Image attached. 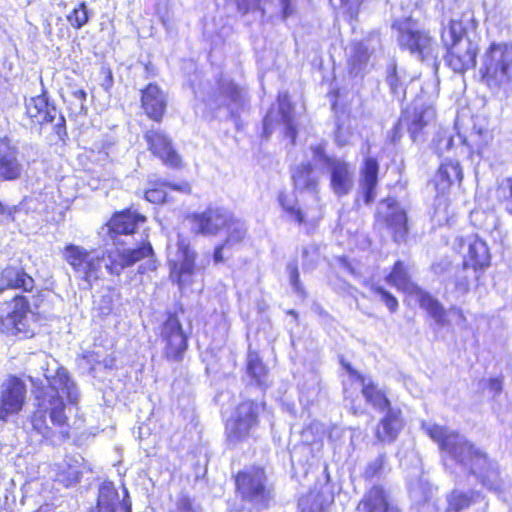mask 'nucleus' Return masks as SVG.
Masks as SVG:
<instances>
[{
  "label": "nucleus",
  "instance_id": "f257e3e1",
  "mask_svg": "<svg viewBox=\"0 0 512 512\" xmlns=\"http://www.w3.org/2000/svg\"><path fill=\"white\" fill-rule=\"evenodd\" d=\"M46 379L48 386L36 393V410L31 423L33 431L41 436L40 441L57 444L68 437L70 427L63 395H66L69 404L76 405L80 393L64 368H59L53 377Z\"/></svg>",
  "mask_w": 512,
  "mask_h": 512
},
{
  "label": "nucleus",
  "instance_id": "f03ea898",
  "mask_svg": "<svg viewBox=\"0 0 512 512\" xmlns=\"http://www.w3.org/2000/svg\"><path fill=\"white\" fill-rule=\"evenodd\" d=\"M422 429L439 444L444 453L475 476L483 487L496 494L502 492L504 482L498 464L475 448L464 436L432 423H423Z\"/></svg>",
  "mask_w": 512,
  "mask_h": 512
},
{
  "label": "nucleus",
  "instance_id": "7ed1b4c3",
  "mask_svg": "<svg viewBox=\"0 0 512 512\" xmlns=\"http://www.w3.org/2000/svg\"><path fill=\"white\" fill-rule=\"evenodd\" d=\"M475 27L473 14L464 12L442 29L441 40L447 48L445 62L456 73H464L476 65L478 45L466 36L467 31Z\"/></svg>",
  "mask_w": 512,
  "mask_h": 512
},
{
  "label": "nucleus",
  "instance_id": "20e7f679",
  "mask_svg": "<svg viewBox=\"0 0 512 512\" xmlns=\"http://www.w3.org/2000/svg\"><path fill=\"white\" fill-rule=\"evenodd\" d=\"M479 73L492 91H507L512 83V44L492 43L481 57Z\"/></svg>",
  "mask_w": 512,
  "mask_h": 512
},
{
  "label": "nucleus",
  "instance_id": "39448f33",
  "mask_svg": "<svg viewBox=\"0 0 512 512\" xmlns=\"http://www.w3.org/2000/svg\"><path fill=\"white\" fill-rule=\"evenodd\" d=\"M35 314L29 301L21 294L0 301V331L6 335L31 338L35 334Z\"/></svg>",
  "mask_w": 512,
  "mask_h": 512
},
{
  "label": "nucleus",
  "instance_id": "423d86ee",
  "mask_svg": "<svg viewBox=\"0 0 512 512\" xmlns=\"http://www.w3.org/2000/svg\"><path fill=\"white\" fill-rule=\"evenodd\" d=\"M62 257L72 268L76 278L82 281V288L91 289L94 282L103 276L106 264L103 253L87 250L82 246L67 244L62 250Z\"/></svg>",
  "mask_w": 512,
  "mask_h": 512
},
{
  "label": "nucleus",
  "instance_id": "0eeeda50",
  "mask_svg": "<svg viewBox=\"0 0 512 512\" xmlns=\"http://www.w3.org/2000/svg\"><path fill=\"white\" fill-rule=\"evenodd\" d=\"M392 30L396 32L397 43L402 50L423 62L436 59L434 40L426 31L420 30L412 18L396 19Z\"/></svg>",
  "mask_w": 512,
  "mask_h": 512
},
{
  "label": "nucleus",
  "instance_id": "6e6552de",
  "mask_svg": "<svg viewBox=\"0 0 512 512\" xmlns=\"http://www.w3.org/2000/svg\"><path fill=\"white\" fill-rule=\"evenodd\" d=\"M264 409L265 404L262 402L240 403L226 423L225 433L228 443L236 446L254 438L259 425V416Z\"/></svg>",
  "mask_w": 512,
  "mask_h": 512
},
{
  "label": "nucleus",
  "instance_id": "1a4fd4ad",
  "mask_svg": "<svg viewBox=\"0 0 512 512\" xmlns=\"http://www.w3.org/2000/svg\"><path fill=\"white\" fill-rule=\"evenodd\" d=\"M108 258L110 264H106L107 270L115 275H119L124 268L138 262H141L139 272L142 274L157 268L153 248L144 234L139 235V240H136L132 247L111 251Z\"/></svg>",
  "mask_w": 512,
  "mask_h": 512
},
{
  "label": "nucleus",
  "instance_id": "9d476101",
  "mask_svg": "<svg viewBox=\"0 0 512 512\" xmlns=\"http://www.w3.org/2000/svg\"><path fill=\"white\" fill-rule=\"evenodd\" d=\"M312 161L325 167L330 173V187L335 195L341 197L347 195L354 185V169L346 161L327 155L323 143H317L309 147Z\"/></svg>",
  "mask_w": 512,
  "mask_h": 512
},
{
  "label": "nucleus",
  "instance_id": "9b49d317",
  "mask_svg": "<svg viewBox=\"0 0 512 512\" xmlns=\"http://www.w3.org/2000/svg\"><path fill=\"white\" fill-rule=\"evenodd\" d=\"M167 250L170 278L181 291H184L194 283L196 253L190 248L189 240L180 235L176 244H169Z\"/></svg>",
  "mask_w": 512,
  "mask_h": 512
},
{
  "label": "nucleus",
  "instance_id": "f8f14e48",
  "mask_svg": "<svg viewBox=\"0 0 512 512\" xmlns=\"http://www.w3.org/2000/svg\"><path fill=\"white\" fill-rule=\"evenodd\" d=\"M237 491L242 499L257 509L267 505L269 492L266 489V477L261 468H252L238 473L236 477Z\"/></svg>",
  "mask_w": 512,
  "mask_h": 512
},
{
  "label": "nucleus",
  "instance_id": "ddd939ff",
  "mask_svg": "<svg viewBox=\"0 0 512 512\" xmlns=\"http://www.w3.org/2000/svg\"><path fill=\"white\" fill-rule=\"evenodd\" d=\"M191 232L203 236H215L231 221V212L221 206H208L201 212L188 216Z\"/></svg>",
  "mask_w": 512,
  "mask_h": 512
},
{
  "label": "nucleus",
  "instance_id": "4468645a",
  "mask_svg": "<svg viewBox=\"0 0 512 512\" xmlns=\"http://www.w3.org/2000/svg\"><path fill=\"white\" fill-rule=\"evenodd\" d=\"M25 111L30 120L38 125L52 123L58 117L55 124L56 133L59 136L65 133V118L60 114L56 105L49 101L46 91L25 99Z\"/></svg>",
  "mask_w": 512,
  "mask_h": 512
},
{
  "label": "nucleus",
  "instance_id": "2eb2a0df",
  "mask_svg": "<svg viewBox=\"0 0 512 512\" xmlns=\"http://www.w3.org/2000/svg\"><path fill=\"white\" fill-rule=\"evenodd\" d=\"M26 399V385L16 376L8 377L0 389V420L6 421L10 415L18 414Z\"/></svg>",
  "mask_w": 512,
  "mask_h": 512
},
{
  "label": "nucleus",
  "instance_id": "dca6fc26",
  "mask_svg": "<svg viewBox=\"0 0 512 512\" xmlns=\"http://www.w3.org/2000/svg\"><path fill=\"white\" fill-rule=\"evenodd\" d=\"M205 102L210 109L226 107L228 114L235 116L244 102L242 89L228 78H222L218 82L217 92L209 96Z\"/></svg>",
  "mask_w": 512,
  "mask_h": 512
},
{
  "label": "nucleus",
  "instance_id": "f3484780",
  "mask_svg": "<svg viewBox=\"0 0 512 512\" xmlns=\"http://www.w3.org/2000/svg\"><path fill=\"white\" fill-rule=\"evenodd\" d=\"M161 338L166 344V356L175 361L180 360L187 349V336L184 334L182 325L175 315H169L163 323Z\"/></svg>",
  "mask_w": 512,
  "mask_h": 512
},
{
  "label": "nucleus",
  "instance_id": "a211bd4d",
  "mask_svg": "<svg viewBox=\"0 0 512 512\" xmlns=\"http://www.w3.org/2000/svg\"><path fill=\"white\" fill-rule=\"evenodd\" d=\"M379 221H383L396 242L403 240L408 233L405 211L393 199L381 202L377 211Z\"/></svg>",
  "mask_w": 512,
  "mask_h": 512
},
{
  "label": "nucleus",
  "instance_id": "6ab92c4d",
  "mask_svg": "<svg viewBox=\"0 0 512 512\" xmlns=\"http://www.w3.org/2000/svg\"><path fill=\"white\" fill-rule=\"evenodd\" d=\"M460 247L464 254L462 271H467L469 267H472L474 277H477V269H483L490 263V254L486 243L476 235H469L461 240Z\"/></svg>",
  "mask_w": 512,
  "mask_h": 512
},
{
  "label": "nucleus",
  "instance_id": "aec40b11",
  "mask_svg": "<svg viewBox=\"0 0 512 512\" xmlns=\"http://www.w3.org/2000/svg\"><path fill=\"white\" fill-rule=\"evenodd\" d=\"M435 118V110L430 105H425L419 101L414 102L410 109H407L399 119V124H404L410 133L414 142H416L425 127Z\"/></svg>",
  "mask_w": 512,
  "mask_h": 512
},
{
  "label": "nucleus",
  "instance_id": "412c9836",
  "mask_svg": "<svg viewBox=\"0 0 512 512\" xmlns=\"http://www.w3.org/2000/svg\"><path fill=\"white\" fill-rule=\"evenodd\" d=\"M281 122L285 128V134L287 137L291 139L292 142L295 141L297 130L294 125L293 118V107L289 101L287 93H280L278 96V113L274 117L273 112L270 111L267 113L263 120V130L265 137H269V135L273 131L274 122Z\"/></svg>",
  "mask_w": 512,
  "mask_h": 512
},
{
  "label": "nucleus",
  "instance_id": "4be33fe9",
  "mask_svg": "<svg viewBox=\"0 0 512 512\" xmlns=\"http://www.w3.org/2000/svg\"><path fill=\"white\" fill-rule=\"evenodd\" d=\"M149 150L159 157L165 165L177 168L181 164L179 155L173 149L171 141L159 130H148L144 135Z\"/></svg>",
  "mask_w": 512,
  "mask_h": 512
},
{
  "label": "nucleus",
  "instance_id": "5701e85b",
  "mask_svg": "<svg viewBox=\"0 0 512 512\" xmlns=\"http://www.w3.org/2000/svg\"><path fill=\"white\" fill-rule=\"evenodd\" d=\"M90 512H131V503L126 498L120 500L113 483L107 482L100 486L97 505Z\"/></svg>",
  "mask_w": 512,
  "mask_h": 512
},
{
  "label": "nucleus",
  "instance_id": "b1692460",
  "mask_svg": "<svg viewBox=\"0 0 512 512\" xmlns=\"http://www.w3.org/2000/svg\"><path fill=\"white\" fill-rule=\"evenodd\" d=\"M348 373L357 378L362 386V394L366 401L380 412H387L392 408L385 392L376 386L370 378L359 374L350 365H345Z\"/></svg>",
  "mask_w": 512,
  "mask_h": 512
},
{
  "label": "nucleus",
  "instance_id": "393cba45",
  "mask_svg": "<svg viewBox=\"0 0 512 512\" xmlns=\"http://www.w3.org/2000/svg\"><path fill=\"white\" fill-rule=\"evenodd\" d=\"M141 104L147 116L159 122L167 106L166 95L156 84H149L142 90Z\"/></svg>",
  "mask_w": 512,
  "mask_h": 512
},
{
  "label": "nucleus",
  "instance_id": "a878e982",
  "mask_svg": "<svg viewBox=\"0 0 512 512\" xmlns=\"http://www.w3.org/2000/svg\"><path fill=\"white\" fill-rule=\"evenodd\" d=\"M146 218L131 210H125L116 213L108 223L109 232L115 237L124 235L130 236L136 234L139 223L145 222Z\"/></svg>",
  "mask_w": 512,
  "mask_h": 512
},
{
  "label": "nucleus",
  "instance_id": "bb28decb",
  "mask_svg": "<svg viewBox=\"0 0 512 512\" xmlns=\"http://www.w3.org/2000/svg\"><path fill=\"white\" fill-rule=\"evenodd\" d=\"M379 163L375 158L367 157L360 169L359 187L366 204H370L376 197L378 184Z\"/></svg>",
  "mask_w": 512,
  "mask_h": 512
},
{
  "label": "nucleus",
  "instance_id": "cd10ccee",
  "mask_svg": "<svg viewBox=\"0 0 512 512\" xmlns=\"http://www.w3.org/2000/svg\"><path fill=\"white\" fill-rule=\"evenodd\" d=\"M357 509L360 512H399L381 486L372 487L360 501Z\"/></svg>",
  "mask_w": 512,
  "mask_h": 512
},
{
  "label": "nucleus",
  "instance_id": "c85d7f7f",
  "mask_svg": "<svg viewBox=\"0 0 512 512\" xmlns=\"http://www.w3.org/2000/svg\"><path fill=\"white\" fill-rule=\"evenodd\" d=\"M403 425L404 422L401 410L398 408H389L377 425L376 437L380 442L391 443L397 438Z\"/></svg>",
  "mask_w": 512,
  "mask_h": 512
},
{
  "label": "nucleus",
  "instance_id": "c756f323",
  "mask_svg": "<svg viewBox=\"0 0 512 512\" xmlns=\"http://www.w3.org/2000/svg\"><path fill=\"white\" fill-rule=\"evenodd\" d=\"M296 190L310 193L315 202H318L319 176L310 162L297 166L292 173Z\"/></svg>",
  "mask_w": 512,
  "mask_h": 512
},
{
  "label": "nucleus",
  "instance_id": "7c9ffc66",
  "mask_svg": "<svg viewBox=\"0 0 512 512\" xmlns=\"http://www.w3.org/2000/svg\"><path fill=\"white\" fill-rule=\"evenodd\" d=\"M23 166L14 149L5 140L0 143V181H14L21 177Z\"/></svg>",
  "mask_w": 512,
  "mask_h": 512
},
{
  "label": "nucleus",
  "instance_id": "2f4dec72",
  "mask_svg": "<svg viewBox=\"0 0 512 512\" xmlns=\"http://www.w3.org/2000/svg\"><path fill=\"white\" fill-rule=\"evenodd\" d=\"M34 287V280L22 268L7 267L0 277V293L6 289H21L31 291Z\"/></svg>",
  "mask_w": 512,
  "mask_h": 512
},
{
  "label": "nucleus",
  "instance_id": "473e14b6",
  "mask_svg": "<svg viewBox=\"0 0 512 512\" xmlns=\"http://www.w3.org/2000/svg\"><path fill=\"white\" fill-rule=\"evenodd\" d=\"M385 281L397 290L414 297L420 287L416 285L410 277L407 267L402 261L395 262L391 272L385 277Z\"/></svg>",
  "mask_w": 512,
  "mask_h": 512
},
{
  "label": "nucleus",
  "instance_id": "72a5a7b5",
  "mask_svg": "<svg viewBox=\"0 0 512 512\" xmlns=\"http://www.w3.org/2000/svg\"><path fill=\"white\" fill-rule=\"evenodd\" d=\"M481 500H483V495L480 491L473 489L464 491L455 488L446 496L447 507L445 512H461Z\"/></svg>",
  "mask_w": 512,
  "mask_h": 512
},
{
  "label": "nucleus",
  "instance_id": "f704fd0d",
  "mask_svg": "<svg viewBox=\"0 0 512 512\" xmlns=\"http://www.w3.org/2000/svg\"><path fill=\"white\" fill-rule=\"evenodd\" d=\"M348 65L349 73L353 77L363 78L370 71V52L363 42L352 44Z\"/></svg>",
  "mask_w": 512,
  "mask_h": 512
},
{
  "label": "nucleus",
  "instance_id": "c9c22d12",
  "mask_svg": "<svg viewBox=\"0 0 512 512\" xmlns=\"http://www.w3.org/2000/svg\"><path fill=\"white\" fill-rule=\"evenodd\" d=\"M440 327H445L449 324L447 319V312L443 305L434 298L431 294L420 289V291L413 297Z\"/></svg>",
  "mask_w": 512,
  "mask_h": 512
},
{
  "label": "nucleus",
  "instance_id": "e433bc0d",
  "mask_svg": "<svg viewBox=\"0 0 512 512\" xmlns=\"http://www.w3.org/2000/svg\"><path fill=\"white\" fill-rule=\"evenodd\" d=\"M463 178L462 168L459 162L447 160L443 162L436 176L437 189L444 191L454 183H459Z\"/></svg>",
  "mask_w": 512,
  "mask_h": 512
},
{
  "label": "nucleus",
  "instance_id": "4c0bfd02",
  "mask_svg": "<svg viewBox=\"0 0 512 512\" xmlns=\"http://www.w3.org/2000/svg\"><path fill=\"white\" fill-rule=\"evenodd\" d=\"M385 83L390 89V93L397 99L405 96L406 78L404 72L397 68L395 61H392L386 68Z\"/></svg>",
  "mask_w": 512,
  "mask_h": 512
},
{
  "label": "nucleus",
  "instance_id": "58836bf2",
  "mask_svg": "<svg viewBox=\"0 0 512 512\" xmlns=\"http://www.w3.org/2000/svg\"><path fill=\"white\" fill-rule=\"evenodd\" d=\"M247 373L255 381L258 387L262 389L268 387V374L266 367L262 363L259 355L255 352H249L248 354Z\"/></svg>",
  "mask_w": 512,
  "mask_h": 512
},
{
  "label": "nucleus",
  "instance_id": "ea45409f",
  "mask_svg": "<svg viewBox=\"0 0 512 512\" xmlns=\"http://www.w3.org/2000/svg\"><path fill=\"white\" fill-rule=\"evenodd\" d=\"M279 203L285 212V216L288 221L294 222L298 225L306 223V218L308 217L309 212L302 211L293 197L285 193H281L279 195Z\"/></svg>",
  "mask_w": 512,
  "mask_h": 512
},
{
  "label": "nucleus",
  "instance_id": "a19ab883",
  "mask_svg": "<svg viewBox=\"0 0 512 512\" xmlns=\"http://www.w3.org/2000/svg\"><path fill=\"white\" fill-rule=\"evenodd\" d=\"M301 512H328L327 504L319 492L311 491L299 499Z\"/></svg>",
  "mask_w": 512,
  "mask_h": 512
},
{
  "label": "nucleus",
  "instance_id": "79ce46f5",
  "mask_svg": "<svg viewBox=\"0 0 512 512\" xmlns=\"http://www.w3.org/2000/svg\"><path fill=\"white\" fill-rule=\"evenodd\" d=\"M225 228L227 229V238L225 242L228 245L238 244L246 237V224L240 219L235 218L232 213L231 221H229Z\"/></svg>",
  "mask_w": 512,
  "mask_h": 512
},
{
  "label": "nucleus",
  "instance_id": "37998d69",
  "mask_svg": "<svg viewBox=\"0 0 512 512\" xmlns=\"http://www.w3.org/2000/svg\"><path fill=\"white\" fill-rule=\"evenodd\" d=\"M81 475L82 471L78 465L65 462L61 467V471L58 473V480L64 486L70 487L80 481Z\"/></svg>",
  "mask_w": 512,
  "mask_h": 512
},
{
  "label": "nucleus",
  "instance_id": "c03bdc74",
  "mask_svg": "<svg viewBox=\"0 0 512 512\" xmlns=\"http://www.w3.org/2000/svg\"><path fill=\"white\" fill-rule=\"evenodd\" d=\"M496 194L505 211L512 215V176L501 182Z\"/></svg>",
  "mask_w": 512,
  "mask_h": 512
},
{
  "label": "nucleus",
  "instance_id": "a18cd8bd",
  "mask_svg": "<svg viewBox=\"0 0 512 512\" xmlns=\"http://www.w3.org/2000/svg\"><path fill=\"white\" fill-rule=\"evenodd\" d=\"M89 11L85 2H81L78 7L74 8L68 15L67 20L72 27L76 29L82 28L89 21Z\"/></svg>",
  "mask_w": 512,
  "mask_h": 512
},
{
  "label": "nucleus",
  "instance_id": "49530a36",
  "mask_svg": "<svg viewBox=\"0 0 512 512\" xmlns=\"http://www.w3.org/2000/svg\"><path fill=\"white\" fill-rule=\"evenodd\" d=\"M114 307V296L111 291L100 295L94 300V311L101 317L110 315Z\"/></svg>",
  "mask_w": 512,
  "mask_h": 512
},
{
  "label": "nucleus",
  "instance_id": "de8ad7c7",
  "mask_svg": "<svg viewBox=\"0 0 512 512\" xmlns=\"http://www.w3.org/2000/svg\"><path fill=\"white\" fill-rule=\"evenodd\" d=\"M453 134L451 131L442 129L436 133L433 139L435 152L439 155L449 150L453 146Z\"/></svg>",
  "mask_w": 512,
  "mask_h": 512
},
{
  "label": "nucleus",
  "instance_id": "09e8293b",
  "mask_svg": "<svg viewBox=\"0 0 512 512\" xmlns=\"http://www.w3.org/2000/svg\"><path fill=\"white\" fill-rule=\"evenodd\" d=\"M371 290L380 296L381 300L387 306L390 312H395L398 309V301L396 297L393 296L389 291L375 284L371 285Z\"/></svg>",
  "mask_w": 512,
  "mask_h": 512
},
{
  "label": "nucleus",
  "instance_id": "8fccbe9b",
  "mask_svg": "<svg viewBox=\"0 0 512 512\" xmlns=\"http://www.w3.org/2000/svg\"><path fill=\"white\" fill-rule=\"evenodd\" d=\"M385 462L386 455L384 453L379 454L374 460L370 461L364 472L365 478L370 479L379 475L384 468Z\"/></svg>",
  "mask_w": 512,
  "mask_h": 512
},
{
  "label": "nucleus",
  "instance_id": "3c124183",
  "mask_svg": "<svg viewBox=\"0 0 512 512\" xmlns=\"http://www.w3.org/2000/svg\"><path fill=\"white\" fill-rule=\"evenodd\" d=\"M287 272L289 274L290 284L298 293L302 292V287L299 281V271L295 262H290L287 265Z\"/></svg>",
  "mask_w": 512,
  "mask_h": 512
},
{
  "label": "nucleus",
  "instance_id": "603ef678",
  "mask_svg": "<svg viewBox=\"0 0 512 512\" xmlns=\"http://www.w3.org/2000/svg\"><path fill=\"white\" fill-rule=\"evenodd\" d=\"M145 199L154 204H160L166 201L167 193L162 188L148 189L145 192Z\"/></svg>",
  "mask_w": 512,
  "mask_h": 512
},
{
  "label": "nucleus",
  "instance_id": "864d4df0",
  "mask_svg": "<svg viewBox=\"0 0 512 512\" xmlns=\"http://www.w3.org/2000/svg\"><path fill=\"white\" fill-rule=\"evenodd\" d=\"M72 97L74 98L73 104L77 107L79 113H86L85 101L87 93L83 89H75L72 91Z\"/></svg>",
  "mask_w": 512,
  "mask_h": 512
},
{
  "label": "nucleus",
  "instance_id": "5fc2aeb1",
  "mask_svg": "<svg viewBox=\"0 0 512 512\" xmlns=\"http://www.w3.org/2000/svg\"><path fill=\"white\" fill-rule=\"evenodd\" d=\"M173 512H195V510L192 507L191 501L183 497L177 501L176 508Z\"/></svg>",
  "mask_w": 512,
  "mask_h": 512
},
{
  "label": "nucleus",
  "instance_id": "6e6d98bb",
  "mask_svg": "<svg viewBox=\"0 0 512 512\" xmlns=\"http://www.w3.org/2000/svg\"><path fill=\"white\" fill-rule=\"evenodd\" d=\"M488 388L494 395L499 394L502 390V379L498 377L489 379Z\"/></svg>",
  "mask_w": 512,
  "mask_h": 512
},
{
  "label": "nucleus",
  "instance_id": "4d7b16f0",
  "mask_svg": "<svg viewBox=\"0 0 512 512\" xmlns=\"http://www.w3.org/2000/svg\"><path fill=\"white\" fill-rule=\"evenodd\" d=\"M335 141L338 146L343 147L349 144V136L344 133L341 127H338L335 133Z\"/></svg>",
  "mask_w": 512,
  "mask_h": 512
},
{
  "label": "nucleus",
  "instance_id": "13d9d810",
  "mask_svg": "<svg viewBox=\"0 0 512 512\" xmlns=\"http://www.w3.org/2000/svg\"><path fill=\"white\" fill-rule=\"evenodd\" d=\"M282 9V18L287 19L293 14V7L290 4V0H279Z\"/></svg>",
  "mask_w": 512,
  "mask_h": 512
},
{
  "label": "nucleus",
  "instance_id": "bf43d9fd",
  "mask_svg": "<svg viewBox=\"0 0 512 512\" xmlns=\"http://www.w3.org/2000/svg\"><path fill=\"white\" fill-rule=\"evenodd\" d=\"M226 246H229L228 244H226V242H224L223 244L221 245H218L216 248H215V251H214V254H213V259H214V262L215 263H221L223 262L224 260V257H223V250Z\"/></svg>",
  "mask_w": 512,
  "mask_h": 512
},
{
  "label": "nucleus",
  "instance_id": "052dcab7",
  "mask_svg": "<svg viewBox=\"0 0 512 512\" xmlns=\"http://www.w3.org/2000/svg\"><path fill=\"white\" fill-rule=\"evenodd\" d=\"M456 286L461 290V291H467L468 288H469V276L468 275H465L463 277H460L457 281H456Z\"/></svg>",
  "mask_w": 512,
  "mask_h": 512
},
{
  "label": "nucleus",
  "instance_id": "680f3d73",
  "mask_svg": "<svg viewBox=\"0 0 512 512\" xmlns=\"http://www.w3.org/2000/svg\"><path fill=\"white\" fill-rule=\"evenodd\" d=\"M167 186H169L171 189L173 190H176V191H181V192H184V193H187L189 192L190 188H189V185L188 184H182V185H176V184H166Z\"/></svg>",
  "mask_w": 512,
  "mask_h": 512
},
{
  "label": "nucleus",
  "instance_id": "e2e57ef3",
  "mask_svg": "<svg viewBox=\"0 0 512 512\" xmlns=\"http://www.w3.org/2000/svg\"><path fill=\"white\" fill-rule=\"evenodd\" d=\"M402 126H405L404 124H399V122L395 125L393 128V136L392 141L395 142L398 138H400L399 130Z\"/></svg>",
  "mask_w": 512,
  "mask_h": 512
},
{
  "label": "nucleus",
  "instance_id": "0e129e2a",
  "mask_svg": "<svg viewBox=\"0 0 512 512\" xmlns=\"http://www.w3.org/2000/svg\"><path fill=\"white\" fill-rule=\"evenodd\" d=\"M4 218H8V215L6 214L5 207L0 203V221Z\"/></svg>",
  "mask_w": 512,
  "mask_h": 512
},
{
  "label": "nucleus",
  "instance_id": "69168bd1",
  "mask_svg": "<svg viewBox=\"0 0 512 512\" xmlns=\"http://www.w3.org/2000/svg\"><path fill=\"white\" fill-rule=\"evenodd\" d=\"M479 134H480V135H482V134L484 135V137H485V139H486V142L488 141V139H490V138H491V135H490V133H489V131H488V130H485V131L480 130V131H479Z\"/></svg>",
  "mask_w": 512,
  "mask_h": 512
},
{
  "label": "nucleus",
  "instance_id": "338daca9",
  "mask_svg": "<svg viewBox=\"0 0 512 512\" xmlns=\"http://www.w3.org/2000/svg\"><path fill=\"white\" fill-rule=\"evenodd\" d=\"M107 80L109 81V85H112V73L110 70L107 73Z\"/></svg>",
  "mask_w": 512,
  "mask_h": 512
},
{
  "label": "nucleus",
  "instance_id": "774afa93",
  "mask_svg": "<svg viewBox=\"0 0 512 512\" xmlns=\"http://www.w3.org/2000/svg\"><path fill=\"white\" fill-rule=\"evenodd\" d=\"M104 365H105L106 368L112 367V360H110V361L104 360Z\"/></svg>",
  "mask_w": 512,
  "mask_h": 512
}]
</instances>
